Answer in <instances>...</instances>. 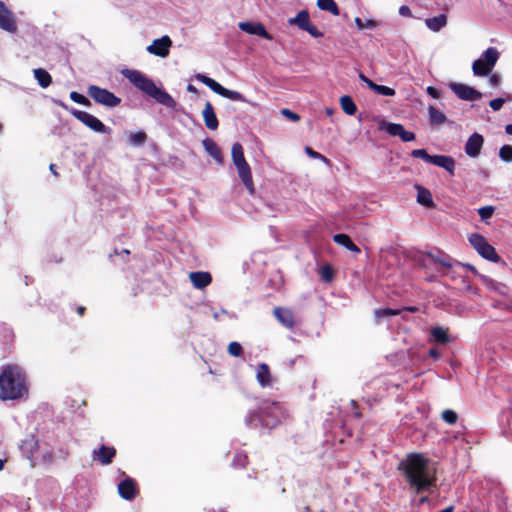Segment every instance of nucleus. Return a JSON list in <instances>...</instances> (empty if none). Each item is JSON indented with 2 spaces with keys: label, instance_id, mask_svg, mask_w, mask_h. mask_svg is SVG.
Listing matches in <instances>:
<instances>
[{
  "label": "nucleus",
  "instance_id": "69168bd1",
  "mask_svg": "<svg viewBox=\"0 0 512 512\" xmlns=\"http://www.w3.org/2000/svg\"><path fill=\"white\" fill-rule=\"evenodd\" d=\"M426 500H427V498H426V497H423V498H421V499H420V503H423V502H425Z\"/></svg>",
  "mask_w": 512,
  "mask_h": 512
},
{
  "label": "nucleus",
  "instance_id": "5fc2aeb1",
  "mask_svg": "<svg viewBox=\"0 0 512 512\" xmlns=\"http://www.w3.org/2000/svg\"><path fill=\"white\" fill-rule=\"evenodd\" d=\"M427 93L431 97H433V98H438L439 97V92L435 88H433V87H428L427 88Z\"/></svg>",
  "mask_w": 512,
  "mask_h": 512
},
{
  "label": "nucleus",
  "instance_id": "4468645a",
  "mask_svg": "<svg viewBox=\"0 0 512 512\" xmlns=\"http://www.w3.org/2000/svg\"><path fill=\"white\" fill-rule=\"evenodd\" d=\"M172 41L169 36L165 35L161 38L153 40V42L147 46L146 50L149 54L165 58L169 55Z\"/></svg>",
  "mask_w": 512,
  "mask_h": 512
},
{
  "label": "nucleus",
  "instance_id": "09e8293b",
  "mask_svg": "<svg viewBox=\"0 0 512 512\" xmlns=\"http://www.w3.org/2000/svg\"><path fill=\"white\" fill-rule=\"evenodd\" d=\"M281 114L293 122H297L300 119L298 114L290 111L289 109H282Z\"/></svg>",
  "mask_w": 512,
  "mask_h": 512
},
{
  "label": "nucleus",
  "instance_id": "4be33fe9",
  "mask_svg": "<svg viewBox=\"0 0 512 512\" xmlns=\"http://www.w3.org/2000/svg\"><path fill=\"white\" fill-rule=\"evenodd\" d=\"M447 23L448 17L445 14H440L438 16L425 19L426 27L434 33H437L443 29Z\"/></svg>",
  "mask_w": 512,
  "mask_h": 512
},
{
  "label": "nucleus",
  "instance_id": "7c9ffc66",
  "mask_svg": "<svg viewBox=\"0 0 512 512\" xmlns=\"http://www.w3.org/2000/svg\"><path fill=\"white\" fill-rule=\"evenodd\" d=\"M317 6L320 10L328 11L335 16H338L340 13L334 0H317Z\"/></svg>",
  "mask_w": 512,
  "mask_h": 512
},
{
  "label": "nucleus",
  "instance_id": "5701e85b",
  "mask_svg": "<svg viewBox=\"0 0 512 512\" xmlns=\"http://www.w3.org/2000/svg\"><path fill=\"white\" fill-rule=\"evenodd\" d=\"M430 163L438 167L444 168L450 174H454L455 161L450 156L434 155L432 156Z\"/></svg>",
  "mask_w": 512,
  "mask_h": 512
},
{
  "label": "nucleus",
  "instance_id": "c85d7f7f",
  "mask_svg": "<svg viewBox=\"0 0 512 512\" xmlns=\"http://www.w3.org/2000/svg\"><path fill=\"white\" fill-rule=\"evenodd\" d=\"M428 116L431 125H442L447 121L445 114L434 106L428 107Z\"/></svg>",
  "mask_w": 512,
  "mask_h": 512
},
{
  "label": "nucleus",
  "instance_id": "72a5a7b5",
  "mask_svg": "<svg viewBox=\"0 0 512 512\" xmlns=\"http://www.w3.org/2000/svg\"><path fill=\"white\" fill-rule=\"evenodd\" d=\"M431 334H432V337L434 338V340L439 343L444 344V343L449 342V336H448L447 329H445L443 327L433 328L431 331Z\"/></svg>",
  "mask_w": 512,
  "mask_h": 512
},
{
  "label": "nucleus",
  "instance_id": "0eeeda50",
  "mask_svg": "<svg viewBox=\"0 0 512 512\" xmlns=\"http://www.w3.org/2000/svg\"><path fill=\"white\" fill-rule=\"evenodd\" d=\"M195 78L204 85L208 86L213 92L224 98L230 99L232 101L248 102V100L240 92L227 89L214 79L204 74H197Z\"/></svg>",
  "mask_w": 512,
  "mask_h": 512
},
{
  "label": "nucleus",
  "instance_id": "b1692460",
  "mask_svg": "<svg viewBox=\"0 0 512 512\" xmlns=\"http://www.w3.org/2000/svg\"><path fill=\"white\" fill-rule=\"evenodd\" d=\"M202 145L205 149V151L218 163H223V156L220 148L218 145L209 138H206L203 140Z\"/></svg>",
  "mask_w": 512,
  "mask_h": 512
},
{
  "label": "nucleus",
  "instance_id": "a878e982",
  "mask_svg": "<svg viewBox=\"0 0 512 512\" xmlns=\"http://www.w3.org/2000/svg\"><path fill=\"white\" fill-rule=\"evenodd\" d=\"M256 378L261 387L270 386L272 383V376L269 367L266 364H261L256 369Z\"/></svg>",
  "mask_w": 512,
  "mask_h": 512
},
{
  "label": "nucleus",
  "instance_id": "e433bc0d",
  "mask_svg": "<svg viewBox=\"0 0 512 512\" xmlns=\"http://www.w3.org/2000/svg\"><path fill=\"white\" fill-rule=\"evenodd\" d=\"M355 25H356V27L359 30H364V29H373V28H375L377 26V23L373 19H366L365 21H363L359 17H356L355 18Z\"/></svg>",
  "mask_w": 512,
  "mask_h": 512
},
{
  "label": "nucleus",
  "instance_id": "49530a36",
  "mask_svg": "<svg viewBox=\"0 0 512 512\" xmlns=\"http://www.w3.org/2000/svg\"><path fill=\"white\" fill-rule=\"evenodd\" d=\"M480 279L487 288L494 289V290L499 289L500 285L498 283H496L493 279L489 278L488 276L480 275Z\"/></svg>",
  "mask_w": 512,
  "mask_h": 512
},
{
  "label": "nucleus",
  "instance_id": "dca6fc26",
  "mask_svg": "<svg viewBox=\"0 0 512 512\" xmlns=\"http://www.w3.org/2000/svg\"><path fill=\"white\" fill-rule=\"evenodd\" d=\"M0 28L14 33L17 30L16 20L13 13L0 1Z\"/></svg>",
  "mask_w": 512,
  "mask_h": 512
},
{
  "label": "nucleus",
  "instance_id": "6ab92c4d",
  "mask_svg": "<svg viewBox=\"0 0 512 512\" xmlns=\"http://www.w3.org/2000/svg\"><path fill=\"white\" fill-rule=\"evenodd\" d=\"M202 117L206 127L209 130L214 131L218 128L219 122L215 114L214 108L210 102L205 103L204 109L202 110Z\"/></svg>",
  "mask_w": 512,
  "mask_h": 512
},
{
  "label": "nucleus",
  "instance_id": "f3484780",
  "mask_svg": "<svg viewBox=\"0 0 512 512\" xmlns=\"http://www.w3.org/2000/svg\"><path fill=\"white\" fill-rule=\"evenodd\" d=\"M484 138L479 133H473L465 144V153L471 157L476 158L481 152L483 147Z\"/></svg>",
  "mask_w": 512,
  "mask_h": 512
},
{
  "label": "nucleus",
  "instance_id": "9d476101",
  "mask_svg": "<svg viewBox=\"0 0 512 512\" xmlns=\"http://www.w3.org/2000/svg\"><path fill=\"white\" fill-rule=\"evenodd\" d=\"M88 94L95 102L110 108L118 106L121 102V99L112 92L96 85L89 86Z\"/></svg>",
  "mask_w": 512,
  "mask_h": 512
},
{
  "label": "nucleus",
  "instance_id": "3c124183",
  "mask_svg": "<svg viewBox=\"0 0 512 512\" xmlns=\"http://www.w3.org/2000/svg\"><path fill=\"white\" fill-rule=\"evenodd\" d=\"M489 76V84L493 87H497L500 85L501 81H502V77L497 74V73H494V74H491V75H488Z\"/></svg>",
  "mask_w": 512,
  "mask_h": 512
},
{
  "label": "nucleus",
  "instance_id": "a211bd4d",
  "mask_svg": "<svg viewBox=\"0 0 512 512\" xmlns=\"http://www.w3.org/2000/svg\"><path fill=\"white\" fill-rule=\"evenodd\" d=\"M239 29L251 35H259L267 40H272V36L266 31L263 24L258 22H240Z\"/></svg>",
  "mask_w": 512,
  "mask_h": 512
},
{
  "label": "nucleus",
  "instance_id": "412c9836",
  "mask_svg": "<svg viewBox=\"0 0 512 512\" xmlns=\"http://www.w3.org/2000/svg\"><path fill=\"white\" fill-rule=\"evenodd\" d=\"M274 315L277 320L285 327L292 328L294 325V315L287 308L277 307L274 309Z\"/></svg>",
  "mask_w": 512,
  "mask_h": 512
},
{
  "label": "nucleus",
  "instance_id": "f03ea898",
  "mask_svg": "<svg viewBox=\"0 0 512 512\" xmlns=\"http://www.w3.org/2000/svg\"><path fill=\"white\" fill-rule=\"evenodd\" d=\"M28 394L29 384L25 371L16 364L4 365L0 370V399L22 400Z\"/></svg>",
  "mask_w": 512,
  "mask_h": 512
},
{
  "label": "nucleus",
  "instance_id": "2f4dec72",
  "mask_svg": "<svg viewBox=\"0 0 512 512\" xmlns=\"http://www.w3.org/2000/svg\"><path fill=\"white\" fill-rule=\"evenodd\" d=\"M417 191H418L417 201L421 205L426 206V207L433 206V200H432L431 193L427 189L422 188V187H417Z\"/></svg>",
  "mask_w": 512,
  "mask_h": 512
},
{
  "label": "nucleus",
  "instance_id": "13d9d810",
  "mask_svg": "<svg viewBox=\"0 0 512 512\" xmlns=\"http://www.w3.org/2000/svg\"><path fill=\"white\" fill-rule=\"evenodd\" d=\"M325 113H326L327 116H331L334 113V110L332 108H327L325 110Z\"/></svg>",
  "mask_w": 512,
  "mask_h": 512
},
{
  "label": "nucleus",
  "instance_id": "4c0bfd02",
  "mask_svg": "<svg viewBox=\"0 0 512 512\" xmlns=\"http://www.w3.org/2000/svg\"><path fill=\"white\" fill-rule=\"evenodd\" d=\"M499 156L505 162H512V146H502L499 150Z\"/></svg>",
  "mask_w": 512,
  "mask_h": 512
},
{
  "label": "nucleus",
  "instance_id": "6e6d98bb",
  "mask_svg": "<svg viewBox=\"0 0 512 512\" xmlns=\"http://www.w3.org/2000/svg\"><path fill=\"white\" fill-rule=\"evenodd\" d=\"M187 90H188L189 92H192V93H196V92H197L196 87H195V86H193L192 84H189V85L187 86Z\"/></svg>",
  "mask_w": 512,
  "mask_h": 512
},
{
  "label": "nucleus",
  "instance_id": "4d7b16f0",
  "mask_svg": "<svg viewBox=\"0 0 512 512\" xmlns=\"http://www.w3.org/2000/svg\"><path fill=\"white\" fill-rule=\"evenodd\" d=\"M505 131H506L507 134L512 135V124H508L505 127Z\"/></svg>",
  "mask_w": 512,
  "mask_h": 512
},
{
  "label": "nucleus",
  "instance_id": "a19ab883",
  "mask_svg": "<svg viewBox=\"0 0 512 512\" xmlns=\"http://www.w3.org/2000/svg\"><path fill=\"white\" fill-rule=\"evenodd\" d=\"M398 313H399L398 310H393V309H389V308L377 309V310H375V317L377 319H380L382 317L395 316Z\"/></svg>",
  "mask_w": 512,
  "mask_h": 512
},
{
  "label": "nucleus",
  "instance_id": "c756f323",
  "mask_svg": "<svg viewBox=\"0 0 512 512\" xmlns=\"http://www.w3.org/2000/svg\"><path fill=\"white\" fill-rule=\"evenodd\" d=\"M33 73H34V77L36 78V80L38 81V83L41 87L47 88L51 84L52 78L46 70H44L42 68H38V69H35L33 71Z\"/></svg>",
  "mask_w": 512,
  "mask_h": 512
},
{
  "label": "nucleus",
  "instance_id": "864d4df0",
  "mask_svg": "<svg viewBox=\"0 0 512 512\" xmlns=\"http://www.w3.org/2000/svg\"><path fill=\"white\" fill-rule=\"evenodd\" d=\"M359 79L364 82L369 88H370V85H374V82L372 80H370L368 77H366L364 74L360 73L359 74Z\"/></svg>",
  "mask_w": 512,
  "mask_h": 512
},
{
  "label": "nucleus",
  "instance_id": "473e14b6",
  "mask_svg": "<svg viewBox=\"0 0 512 512\" xmlns=\"http://www.w3.org/2000/svg\"><path fill=\"white\" fill-rule=\"evenodd\" d=\"M342 110L348 115H354L357 107L350 96L344 95L340 98Z\"/></svg>",
  "mask_w": 512,
  "mask_h": 512
},
{
  "label": "nucleus",
  "instance_id": "423d86ee",
  "mask_svg": "<svg viewBox=\"0 0 512 512\" xmlns=\"http://www.w3.org/2000/svg\"><path fill=\"white\" fill-rule=\"evenodd\" d=\"M499 59V52L494 47H489L482 56L472 64V71L475 76H488Z\"/></svg>",
  "mask_w": 512,
  "mask_h": 512
},
{
  "label": "nucleus",
  "instance_id": "0e129e2a",
  "mask_svg": "<svg viewBox=\"0 0 512 512\" xmlns=\"http://www.w3.org/2000/svg\"><path fill=\"white\" fill-rule=\"evenodd\" d=\"M4 468V461L0 459V471Z\"/></svg>",
  "mask_w": 512,
  "mask_h": 512
},
{
  "label": "nucleus",
  "instance_id": "de8ad7c7",
  "mask_svg": "<svg viewBox=\"0 0 512 512\" xmlns=\"http://www.w3.org/2000/svg\"><path fill=\"white\" fill-rule=\"evenodd\" d=\"M321 277L325 281H331L333 277V271L330 266L326 265L321 268Z\"/></svg>",
  "mask_w": 512,
  "mask_h": 512
},
{
  "label": "nucleus",
  "instance_id": "a18cd8bd",
  "mask_svg": "<svg viewBox=\"0 0 512 512\" xmlns=\"http://www.w3.org/2000/svg\"><path fill=\"white\" fill-rule=\"evenodd\" d=\"M305 152L306 154L310 157V158H313V159H319L321 161H323L324 163H329V160L324 157L323 155H321L320 153L314 151L312 148L310 147H306L305 148Z\"/></svg>",
  "mask_w": 512,
  "mask_h": 512
},
{
  "label": "nucleus",
  "instance_id": "58836bf2",
  "mask_svg": "<svg viewBox=\"0 0 512 512\" xmlns=\"http://www.w3.org/2000/svg\"><path fill=\"white\" fill-rule=\"evenodd\" d=\"M442 419L450 424L453 425L457 422L458 416L457 413L453 410L447 409L442 412Z\"/></svg>",
  "mask_w": 512,
  "mask_h": 512
},
{
  "label": "nucleus",
  "instance_id": "37998d69",
  "mask_svg": "<svg viewBox=\"0 0 512 512\" xmlns=\"http://www.w3.org/2000/svg\"><path fill=\"white\" fill-rule=\"evenodd\" d=\"M228 352L230 355L238 357L242 353V347L238 342H231L228 345Z\"/></svg>",
  "mask_w": 512,
  "mask_h": 512
},
{
  "label": "nucleus",
  "instance_id": "6e6552de",
  "mask_svg": "<svg viewBox=\"0 0 512 512\" xmlns=\"http://www.w3.org/2000/svg\"><path fill=\"white\" fill-rule=\"evenodd\" d=\"M288 24L296 26L300 30L306 31L314 38L323 37V33L311 22L308 10L299 11L296 16L288 19Z\"/></svg>",
  "mask_w": 512,
  "mask_h": 512
},
{
  "label": "nucleus",
  "instance_id": "39448f33",
  "mask_svg": "<svg viewBox=\"0 0 512 512\" xmlns=\"http://www.w3.org/2000/svg\"><path fill=\"white\" fill-rule=\"evenodd\" d=\"M231 157L241 181L243 182L247 190L250 192V194H253L254 184L251 169L245 159L243 147L240 143L233 144L231 149Z\"/></svg>",
  "mask_w": 512,
  "mask_h": 512
},
{
  "label": "nucleus",
  "instance_id": "c9c22d12",
  "mask_svg": "<svg viewBox=\"0 0 512 512\" xmlns=\"http://www.w3.org/2000/svg\"><path fill=\"white\" fill-rule=\"evenodd\" d=\"M370 89L373 90L375 93L384 95V96H394L395 95L394 89L387 87V86L378 85L376 83H374L373 86L370 85Z\"/></svg>",
  "mask_w": 512,
  "mask_h": 512
},
{
  "label": "nucleus",
  "instance_id": "680f3d73",
  "mask_svg": "<svg viewBox=\"0 0 512 512\" xmlns=\"http://www.w3.org/2000/svg\"><path fill=\"white\" fill-rule=\"evenodd\" d=\"M54 167H55V165H54V164H51V165H50V170H51V172H52L54 175H57V172L55 171V168H54Z\"/></svg>",
  "mask_w": 512,
  "mask_h": 512
},
{
  "label": "nucleus",
  "instance_id": "aec40b11",
  "mask_svg": "<svg viewBox=\"0 0 512 512\" xmlns=\"http://www.w3.org/2000/svg\"><path fill=\"white\" fill-rule=\"evenodd\" d=\"M189 279L196 289H203L212 281L210 273L203 271L191 272L189 274Z\"/></svg>",
  "mask_w": 512,
  "mask_h": 512
},
{
  "label": "nucleus",
  "instance_id": "9b49d317",
  "mask_svg": "<svg viewBox=\"0 0 512 512\" xmlns=\"http://www.w3.org/2000/svg\"><path fill=\"white\" fill-rule=\"evenodd\" d=\"M72 115L82 122L85 126L97 133L109 134L111 130L106 127L97 117L94 115L80 110H72Z\"/></svg>",
  "mask_w": 512,
  "mask_h": 512
},
{
  "label": "nucleus",
  "instance_id": "052dcab7",
  "mask_svg": "<svg viewBox=\"0 0 512 512\" xmlns=\"http://www.w3.org/2000/svg\"><path fill=\"white\" fill-rule=\"evenodd\" d=\"M439 512H453V507L452 506L447 507V508H445V509H443V510H441Z\"/></svg>",
  "mask_w": 512,
  "mask_h": 512
},
{
  "label": "nucleus",
  "instance_id": "393cba45",
  "mask_svg": "<svg viewBox=\"0 0 512 512\" xmlns=\"http://www.w3.org/2000/svg\"><path fill=\"white\" fill-rule=\"evenodd\" d=\"M118 491L122 498L131 500L136 494V485L132 479H126L118 485Z\"/></svg>",
  "mask_w": 512,
  "mask_h": 512
},
{
  "label": "nucleus",
  "instance_id": "bf43d9fd",
  "mask_svg": "<svg viewBox=\"0 0 512 512\" xmlns=\"http://www.w3.org/2000/svg\"><path fill=\"white\" fill-rule=\"evenodd\" d=\"M430 355H431V356H433V357H435V358H438V357H439L438 353H437L435 350H433V349H432V350H430Z\"/></svg>",
  "mask_w": 512,
  "mask_h": 512
},
{
  "label": "nucleus",
  "instance_id": "603ef678",
  "mask_svg": "<svg viewBox=\"0 0 512 512\" xmlns=\"http://www.w3.org/2000/svg\"><path fill=\"white\" fill-rule=\"evenodd\" d=\"M399 14L403 17H411L412 13L408 6L403 5L399 8Z\"/></svg>",
  "mask_w": 512,
  "mask_h": 512
},
{
  "label": "nucleus",
  "instance_id": "e2e57ef3",
  "mask_svg": "<svg viewBox=\"0 0 512 512\" xmlns=\"http://www.w3.org/2000/svg\"><path fill=\"white\" fill-rule=\"evenodd\" d=\"M83 312H84V307H79L78 308V313L79 314H83Z\"/></svg>",
  "mask_w": 512,
  "mask_h": 512
},
{
  "label": "nucleus",
  "instance_id": "f257e3e1",
  "mask_svg": "<svg viewBox=\"0 0 512 512\" xmlns=\"http://www.w3.org/2000/svg\"><path fill=\"white\" fill-rule=\"evenodd\" d=\"M410 487L417 493L429 492L435 486L436 466L422 454H410L400 464Z\"/></svg>",
  "mask_w": 512,
  "mask_h": 512
},
{
  "label": "nucleus",
  "instance_id": "c03bdc74",
  "mask_svg": "<svg viewBox=\"0 0 512 512\" xmlns=\"http://www.w3.org/2000/svg\"><path fill=\"white\" fill-rule=\"evenodd\" d=\"M70 98L72 101L78 103V104H82V105H88L89 104V100L82 94H79L75 91L71 92L70 93Z\"/></svg>",
  "mask_w": 512,
  "mask_h": 512
},
{
  "label": "nucleus",
  "instance_id": "7ed1b4c3",
  "mask_svg": "<svg viewBox=\"0 0 512 512\" xmlns=\"http://www.w3.org/2000/svg\"><path fill=\"white\" fill-rule=\"evenodd\" d=\"M121 74L126 79H128L137 89L152 97L158 103L168 108H174L176 106V102L172 96L166 91L157 87L155 83L141 71L134 69H124L121 71Z\"/></svg>",
  "mask_w": 512,
  "mask_h": 512
},
{
  "label": "nucleus",
  "instance_id": "bb28decb",
  "mask_svg": "<svg viewBox=\"0 0 512 512\" xmlns=\"http://www.w3.org/2000/svg\"><path fill=\"white\" fill-rule=\"evenodd\" d=\"M116 451L113 447L102 445L98 450H94V455L97 456L102 464H109L115 456Z\"/></svg>",
  "mask_w": 512,
  "mask_h": 512
},
{
  "label": "nucleus",
  "instance_id": "ddd939ff",
  "mask_svg": "<svg viewBox=\"0 0 512 512\" xmlns=\"http://www.w3.org/2000/svg\"><path fill=\"white\" fill-rule=\"evenodd\" d=\"M449 88L457 95L458 98L465 101L479 100L482 97V93L462 83L452 82L449 84Z\"/></svg>",
  "mask_w": 512,
  "mask_h": 512
},
{
  "label": "nucleus",
  "instance_id": "8fccbe9b",
  "mask_svg": "<svg viewBox=\"0 0 512 512\" xmlns=\"http://www.w3.org/2000/svg\"><path fill=\"white\" fill-rule=\"evenodd\" d=\"M505 103V100L503 98H496L489 102V106L494 110L498 111L502 108L503 104Z\"/></svg>",
  "mask_w": 512,
  "mask_h": 512
},
{
  "label": "nucleus",
  "instance_id": "20e7f679",
  "mask_svg": "<svg viewBox=\"0 0 512 512\" xmlns=\"http://www.w3.org/2000/svg\"><path fill=\"white\" fill-rule=\"evenodd\" d=\"M286 418L285 409L278 403H265L261 409L253 410L246 416L249 426L257 427L261 424L267 428H273Z\"/></svg>",
  "mask_w": 512,
  "mask_h": 512
},
{
  "label": "nucleus",
  "instance_id": "f704fd0d",
  "mask_svg": "<svg viewBox=\"0 0 512 512\" xmlns=\"http://www.w3.org/2000/svg\"><path fill=\"white\" fill-rule=\"evenodd\" d=\"M146 134L142 131L130 133L128 143L132 146H141L146 141Z\"/></svg>",
  "mask_w": 512,
  "mask_h": 512
},
{
  "label": "nucleus",
  "instance_id": "79ce46f5",
  "mask_svg": "<svg viewBox=\"0 0 512 512\" xmlns=\"http://www.w3.org/2000/svg\"><path fill=\"white\" fill-rule=\"evenodd\" d=\"M411 155L414 157V158H421L423 159L424 161L430 163L431 159H432V156L429 155L425 149H415L411 152Z\"/></svg>",
  "mask_w": 512,
  "mask_h": 512
},
{
  "label": "nucleus",
  "instance_id": "1a4fd4ad",
  "mask_svg": "<svg viewBox=\"0 0 512 512\" xmlns=\"http://www.w3.org/2000/svg\"><path fill=\"white\" fill-rule=\"evenodd\" d=\"M469 242L472 247L485 259L498 262L499 256L495 251V248L491 246L487 240L480 234L474 233L469 236Z\"/></svg>",
  "mask_w": 512,
  "mask_h": 512
},
{
  "label": "nucleus",
  "instance_id": "ea45409f",
  "mask_svg": "<svg viewBox=\"0 0 512 512\" xmlns=\"http://www.w3.org/2000/svg\"><path fill=\"white\" fill-rule=\"evenodd\" d=\"M495 212L494 206H484L478 209V214L482 220L490 219Z\"/></svg>",
  "mask_w": 512,
  "mask_h": 512
},
{
  "label": "nucleus",
  "instance_id": "2eb2a0df",
  "mask_svg": "<svg viewBox=\"0 0 512 512\" xmlns=\"http://www.w3.org/2000/svg\"><path fill=\"white\" fill-rule=\"evenodd\" d=\"M380 129L385 130L391 136L400 137L404 142H410L415 139V134L405 130L401 124L383 122L380 125Z\"/></svg>",
  "mask_w": 512,
  "mask_h": 512
},
{
  "label": "nucleus",
  "instance_id": "f8f14e48",
  "mask_svg": "<svg viewBox=\"0 0 512 512\" xmlns=\"http://www.w3.org/2000/svg\"><path fill=\"white\" fill-rule=\"evenodd\" d=\"M420 263L425 269L432 270L436 273H443L445 269L450 268L451 266L447 260L431 253L422 255Z\"/></svg>",
  "mask_w": 512,
  "mask_h": 512
},
{
  "label": "nucleus",
  "instance_id": "cd10ccee",
  "mask_svg": "<svg viewBox=\"0 0 512 512\" xmlns=\"http://www.w3.org/2000/svg\"><path fill=\"white\" fill-rule=\"evenodd\" d=\"M333 240L335 243L344 246L346 249H348L351 252L359 253L360 249L352 242L350 237L347 234H336L333 236Z\"/></svg>",
  "mask_w": 512,
  "mask_h": 512
}]
</instances>
